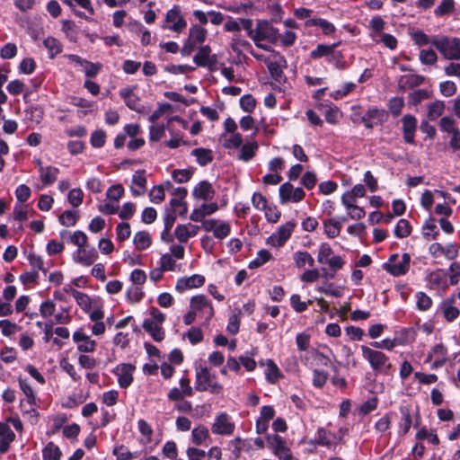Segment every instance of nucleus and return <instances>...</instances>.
Returning <instances> with one entry per match:
<instances>
[{
    "label": "nucleus",
    "instance_id": "f8f14e48",
    "mask_svg": "<svg viewBox=\"0 0 460 460\" xmlns=\"http://www.w3.org/2000/svg\"><path fill=\"white\" fill-rule=\"evenodd\" d=\"M321 264H327L329 269L324 267L318 270V277H323L326 279L334 278L336 271L341 269L344 265V261L339 255H333L332 257L326 258L320 261Z\"/></svg>",
    "mask_w": 460,
    "mask_h": 460
},
{
    "label": "nucleus",
    "instance_id": "4c0bfd02",
    "mask_svg": "<svg viewBox=\"0 0 460 460\" xmlns=\"http://www.w3.org/2000/svg\"><path fill=\"white\" fill-rule=\"evenodd\" d=\"M133 243L137 250H146L152 244L151 235L146 231L137 232L133 237Z\"/></svg>",
    "mask_w": 460,
    "mask_h": 460
},
{
    "label": "nucleus",
    "instance_id": "473e14b6",
    "mask_svg": "<svg viewBox=\"0 0 460 460\" xmlns=\"http://www.w3.org/2000/svg\"><path fill=\"white\" fill-rule=\"evenodd\" d=\"M370 37L376 43H383L390 49H394L397 47V40L391 34L384 33L383 31H372Z\"/></svg>",
    "mask_w": 460,
    "mask_h": 460
},
{
    "label": "nucleus",
    "instance_id": "052dcab7",
    "mask_svg": "<svg viewBox=\"0 0 460 460\" xmlns=\"http://www.w3.org/2000/svg\"><path fill=\"white\" fill-rule=\"evenodd\" d=\"M420 61L423 65H434L437 62L438 57L432 49H421L419 55Z\"/></svg>",
    "mask_w": 460,
    "mask_h": 460
},
{
    "label": "nucleus",
    "instance_id": "72a5a7b5",
    "mask_svg": "<svg viewBox=\"0 0 460 460\" xmlns=\"http://www.w3.org/2000/svg\"><path fill=\"white\" fill-rule=\"evenodd\" d=\"M424 82V77L419 75H405L401 76L398 82L401 90H409L420 85Z\"/></svg>",
    "mask_w": 460,
    "mask_h": 460
},
{
    "label": "nucleus",
    "instance_id": "5701e85b",
    "mask_svg": "<svg viewBox=\"0 0 460 460\" xmlns=\"http://www.w3.org/2000/svg\"><path fill=\"white\" fill-rule=\"evenodd\" d=\"M218 206L216 202L208 204H202L198 208H195L190 216V219L193 222H200L203 224L205 217L210 216L217 211Z\"/></svg>",
    "mask_w": 460,
    "mask_h": 460
},
{
    "label": "nucleus",
    "instance_id": "37998d69",
    "mask_svg": "<svg viewBox=\"0 0 460 460\" xmlns=\"http://www.w3.org/2000/svg\"><path fill=\"white\" fill-rule=\"evenodd\" d=\"M445 110V102L443 101H435L428 106V119L436 120L439 118Z\"/></svg>",
    "mask_w": 460,
    "mask_h": 460
},
{
    "label": "nucleus",
    "instance_id": "0eeeda50",
    "mask_svg": "<svg viewBox=\"0 0 460 460\" xmlns=\"http://www.w3.org/2000/svg\"><path fill=\"white\" fill-rule=\"evenodd\" d=\"M342 437L343 433L341 429H318V446H323L330 450H334Z\"/></svg>",
    "mask_w": 460,
    "mask_h": 460
},
{
    "label": "nucleus",
    "instance_id": "c85d7f7f",
    "mask_svg": "<svg viewBox=\"0 0 460 460\" xmlns=\"http://www.w3.org/2000/svg\"><path fill=\"white\" fill-rule=\"evenodd\" d=\"M447 277L445 270L437 269L428 274L427 280L431 288H446L447 287Z\"/></svg>",
    "mask_w": 460,
    "mask_h": 460
},
{
    "label": "nucleus",
    "instance_id": "680f3d73",
    "mask_svg": "<svg viewBox=\"0 0 460 460\" xmlns=\"http://www.w3.org/2000/svg\"><path fill=\"white\" fill-rule=\"evenodd\" d=\"M454 8V0H442L439 5L435 9L434 13L437 16H442L452 13Z\"/></svg>",
    "mask_w": 460,
    "mask_h": 460
},
{
    "label": "nucleus",
    "instance_id": "09e8293b",
    "mask_svg": "<svg viewBox=\"0 0 460 460\" xmlns=\"http://www.w3.org/2000/svg\"><path fill=\"white\" fill-rule=\"evenodd\" d=\"M42 454L44 460H59L61 456V451L59 447L53 442L48 443V445L44 447Z\"/></svg>",
    "mask_w": 460,
    "mask_h": 460
},
{
    "label": "nucleus",
    "instance_id": "393cba45",
    "mask_svg": "<svg viewBox=\"0 0 460 460\" xmlns=\"http://www.w3.org/2000/svg\"><path fill=\"white\" fill-rule=\"evenodd\" d=\"M404 141L414 144V135L417 128V119L413 115L406 114L402 119Z\"/></svg>",
    "mask_w": 460,
    "mask_h": 460
},
{
    "label": "nucleus",
    "instance_id": "338daca9",
    "mask_svg": "<svg viewBox=\"0 0 460 460\" xmlns=\"http://www.w3.org/2000/svg\"><path fill=\"white\" fill-rule=\"evenodd\" d=\"M77 220L76 213L72 210H65L59 217V222L66 226H73Z\"/></svg>",
    "mask_w": 460,
    "mask_h": 460
},
{
    "label": "nucleus",
    "instance_id": "e433bc0d",
    "mask_svg": "<svg viewBox=\"0 0 460 460\" xmlns=\"http://www.w3.org/2000/svg\"><path fill=\"white\" fill-rule=\"evenodd\" d=\"M59 173V169L53 166H40V179L43 185L49 186L54 183Z\"/></svg>",
    "mask_w": 460,
    "mask_h": 460
},
{
    "label": "nucleus",
    "instance_id": "ddd939ff",
    "mask_svg": "<svg viewBox=\"0 0 460 460\" xmlns=\"http://www.w3.org/2000/svg\"><path fill=\"white\" fill-rule=\"evenodd\" d=\"M136 87H125L120 89L119 96L124 100L128 109L137 113L145 114L146 108L141 105L139 97L134 93Z\"/></svg>",
    "mask_w": 460,
    "mask_h": 460
},
{
    "label": "nucleus",
    "instance_id": "c756f323",
    "mask_svg": "<svg viewBox=\"0 0 460 460\" xmlns=\"http://www.w3.org/2000/svg\"><path fill=\"white\" fill-rule=\"evenodd\" d=\"M191 441L196 446H208L211 442L208 429L204 425H199L191 431Z\"/></svg>",
    "mask_w": 460,
    "mask_h": 460
},
{
    "label": "nucleus",
    "instance_id": "603ef678",
    "mask_svg": "<svg viewBox=\"0 0 460 460\" xmlns=\"http://www.w3.org/2000/svg\"><path fill=\"white\" fill-rule=\"evenodd\" d=\"M210 48L204 46L199 49L194 57V62L199 66H206L209 63Z\"/></svg>",
    "mask_w": 460,
    "mask_h": 460
},
{
    "label": "nucleus",
    "instance_id": "423d86ee",
    "mask_svg": "<svg viewBox=\"0 0 460 460\" xmlns=\"http://www.w3.org/2000/svg\"><path fill=\"white\" fill-rule=\"evenodd\" d=\"M190 308L196 315L204 318L206 322L214 316V308L209 299L204 295L194 296L190 302Z\"/></svg>",
    "mask_w": 460,
    "mask_h": 460
},
{
    "label": "nucleus",
    "instance_id": "a878e982",
    "mask_svg": "<svg viewBox=\"0 0 460 460\" xmlns=\"http://www.w3.org/2000/svg\"><path fill=\"white\" fill-rule=\"evenodd\" d=\"M18 382L20 389L26 396V402L29 405V408L25 411V412H33L35 415H37V412L35 411L36 396L31 385L28 383L26 379H23L22 377H19Z\"/></svg>",
    "mask_w": 460,
    "mask_h": 460
},
{
    "label": "nucleus",
    "instance_id": "69168bd1",
    "mask_svg": "<svg viewBox=\"0 0 460 460\" xmlns=\"http://www.w3.org/2000/svg\"><path fill=\"white\" fill-rule=\"evenodd\" d=\"M149 198L150 201L155 204L164 201L165 198L164 185L155 186L149 192Z\"/></svg>",
    "mask_w": 460,
    "mask_h": 460
},
{
    "label": "nucleus",
    "instance_id": "a19ab883",
    "mask_svg": "<svg viewBox=\"0 0 460 460\" xmlns=\"http://www.w3.org/2000/svg\"><path fill=\"white\" fill-rule=\"evenodd\" d=\"M276 31H248V35L251 39L253 40L257 47L269 50L270 46L262 43L261 41Z\"/></svg>",
    "mask_w": 460,
    "mask_h": 460
},
{
    "label": "nucleus",
    "instance_id": "6e6d98bb",
    "mask_svg": "<svg viewBox=\"0 0 460 460\" xmlns=\"http://www.w3.org/2000/svg\"><path fill=\"white\" fill-rule=\"evenodd\" d=\"M183 198H173L170 200V205L172 207L171 211H175V214H178L181 217H184L187 213V204L183 200Z\"/></svg>",
    "mask_w": 460,
    "mask_h": 460
},
{
    "label": "nucleus",
    "instance_id": "58836bf2",
    "mask_svg": "<svg viewBox=\"0 0 460 460\" xmlns=\"http://www.w3.org/2000/svg\"><path fill=\"white\" fill-rule=\"evenodd\" d=\"M267 67L270 75L276 80L280 82L283 77L282 63H286L282 57H279L278 60H267Z\"/></svg>",
    "mask_w": 460,
    "mask_h": 460
},
{
    "label": "nucleus",
    "instance_id": "7c9ffc66",
    "mask_svg": "<svg viewBox=\"0 0 460 460\" xmlns=\"http://www.w3.org/2000/svg\"><path fill=\"white\" fill-rule=\"evenodd\" d=\"M320 365L324 366L325 368L318 370V386L323 385L326 382L327 377L328 376H330L331 372H333L335 370V367L332 365L330 359L325 356L318 353V366Z\"/></svg>",
    "mask_w": 460,
    "mask_h": 460
},
{
    "label": "nucleus",
    "instance_id": "9d476101",
    "mask_svg": "<svg viewBox=\"0 0 460 460\" xmlns=\"http://www.w3.org/2000/svg\"><path fill=\"white\" fill-rule=\"evenodd\" d=\"M202 227L207 232H212L217 239H225L230 234L231 226L228 222L217 219H208L203 222Z\"/></svg>",
    "mask_w": 460,
    "mask_h": 460
},
{
    "label": "nucleus",
    "instance_id": "f3484780",
    "mask_svg": "<svg viewBox=\"0 0 460 460\" xmlns=\"http://www.w3.org/2000/svg\"><path fill=\"white\" fill-rule=\"evenodd\" d=\"M199 226L191 223L179 224L174 229L173 235L181 243H186L190 238L198 234Z\"/></svg>",
    "mask_w": 460,
    "mask_h": 460
},
{
    "label": "nucleus",
    "instance_id": "a211bd4d",
    "mask_svg": "<svg viewBox=\"0 0 460 460\" xmlns=\"http://www.w3.org/2000/svg\"><path fill=\"white\" fill-rule=\"evenodd\" d=\"M73 341L77 344V350L83 353L93 352L96 341L92 340L82 330H77L73 334Z\"/></svg>",
    "mask_w": 460,
    "mask_h": 460
},
{
    "label": "nucleus",
    "instance_id": "de8ad7c7",
    "mask_svg": "<svg viewBox=\"0 0 460 460\" xmlns=\"http://www.w3.org/2000/svg\"><path fill=\"white\" fill-rule=\"evenodd\" d=\"M294 261L298 268H304L306 265L313 267L314 260L307 252H296L294 254Z\"/></svg>",
    "mask_w": 460,
    "mask_h": 460
},
{
    "label": "nucleus",
    "instance_id": "412c9836",
    "mask_svg": "<svg viewBox=\"0 0 460 460\" xmlns=\"http://www.w3.org/2000/svg\"><path fill=\"white\" fill-rule=\"evenodd\" d=\"M206 31H190L188 40L181 49V53L187 56L190 55L199 44L206 40Z\"/></svg>",
    "mask_w": 460,
    "mask_h": 460
},
{
    "label": "nucleus",
    "instance_id": "1a4fd4ad",
    "mask_svg": "<svg viewBox=\"0 0 460 460\" xmlns=\"http://www.w3.org/2000/svg\"><path fill=\"white\" fill-rule=\"evenodd\" d=\"M267 440L274 455L278 456L279 460H297L293 456L286 441L280 436H269Z\"/></svg>",
    "mask_w": 460,
    "mask_h": 460
},
{
    "label": "nucleus",
    "instance_id": "79ce46f5",
    "mask_svg": "<svg viewBox=\"0 0 460 460\" xmlns=\"http://www.w3.org/2000/svg\"><path fill=\"white\" fill-rule=\"evenodd\" d=\"M266 379L270 384H275L280 377V370L271 359H267L265 369Z\"/></svg>",
    "mask_w": 460,
    "mask_h": 460
},
{
    "label": "nucleus",
    "instance_id": "bf43d9fd",
    "mask_svg": "<svg viewBox=\"0 0 460 460\" xmlns=\"http://www.w3.org/2000/svg\"><path fill=\"white\" fill-rule=\"evenodd\" d=\"M131 234V229L128 223L121 222L116 226L117 240L124 242L128 239Z\"/></svg>",
    "mask_w": 460,
    "mask_h": 460
},
{
    "label": "nucleus",
    "instance_id": "2f4dec72",
    "mask_svg": "<svg viewBox=\"0 0 460 460\" xmlns=\"http://www.w3.org/2000/svg\"><path fill=\"white\" fill-rule=\"evenodd\" d=\"M401 420L398 423L399 427V435L405 436L411 425H412V417L411 414V409L408 406H401L400 407Z\"/></svg>",
    "mask_w": 460,
    "mask_h": 460
},
{
    "label": "nucleus",
    "instance_id": "5fc2aeb1",
    "mask_svg": "<svg viewBox=\"0 0 460 460\" xmlns=\"http://www.w3.org/2000/svg\"><path fill=\"white\" fill-rule=\"evenodd\" d=\"M271 255L269 251L265 249H261L258 252L257 257L250 261L249 268L250 269H255L258 268L264 263H266L268 261H270Z\"/></svg>",
    "mask_w": 460,
    "mask_h": 460
},
{
    "label": "nucleus",
    "instance_id": "20e7f679",
    "mask_svg": "<svg viewBox=\"0 0 460 460\" xmlns=\"http://www.w3.org/2000/svg\"><path fill=\"white\" fill-rule=\"evenodd\" d=\"M432 45L447 59H460V40L457 38L433 37Z\"/></svg>",
    "mask_w": 460,
    "mask_h": 460
},
{
    "label": "nucleus",
    "instance_id": "bb28decb",
    "mask_svg": "<svg viewBox=\"0 0 460 460\" xmlns=\"http://www.w3.org/2000/svg\"><path fill=\"white\" fill-rule=\"evenodd\" d=\"M131 193L135 197L142 196L146 190V178L145 171H137L132 177Z\"/></svg>",
    "mask_w": 460,
    "mask_h": 460
},
{
    "label": "nucleus",
    "instance_id": "b1692460",
    "mask_svg": "<svg viewBox=\"0 0 460 460\" xmlns=\"http://www.w3.org/2000/svg\"><path fill=\"white\" fill-rule=\"evenodd\" d=\"M318 110L322 111L325 120L332 125L337 124L342 117V112L332 103L318 102Z\"/></svg>",
    "mask_w": 460,
    "mask_h": 460
},
{
    "label": "nucleus",
    "instance_id": "cd10ccee",
    "mask_svg": "<svg viewBox=\"0 0 460 460\" xmlns=\"http://www.w3.org/2000/svg\"><path fill=\"white\" fill-rule=\"evenodd\" d=\"M192 195L196 199L209 200L213 199L215 190L208 181H202L194 187Z\"/></svg>",
    "mask_w": 460,
    "mask_h": 460
},
{
    "label": "nucleus",
    "instance_id": "4468645a",
    "mask_svg": "<svg viewBox=\"0 0 460 460\" xmlns=\"http://www.w3.org/2000/svg\"><path fill=\"white\" fill-rule=\"evenodd\" d=\"M295 225L291 222L280 226L276 233H273L267 240V243L274 247L282 246L290 237Z\"/></svg>",
    "mask_w": 460,
    "mask_h": 460
},
{
    "label": "nucleus",
    "instance_id": "0e129e2a",
    "mask_svg": "<svg viewBox=\"0 0 460 460\" xmlns=\"http://www.w3.org/2000/svg\"><path fill=\"white\" fill-rule=\"evenodd\" d=\"M83 198H84V192L79 188L72 189L68 192V196H67L69 203L75 208L79 207L82 204Z\"/></svg>",
    "mask_w": 460,
    "mask_h": 460
},
{
    "label": "nucleus",
    "instance_id": "774afa93",
    "mask_svg": "<svg viewBox=\"0 0 460 460\" xmlns=\"http://www.w3.org/2000/svg\"><path fill=\"white\" fill-rule=\"evenodd\" d=\"M113 455L117 460H131L134 456L124 445L117 446L113 449Z\"/></svg>",
    "mask_w": 460,
    "mask_h": 460
},
{
    "label": "nucleus",
    "instance_id": "49530a36",
    "mask_svg": "<svg viewBox=\"0 0 460 460\" xmlns=\"http://www.w3.org/2000/svg\"><path fill=\"white\" fill-rule=\"evenodd\" d=\"M312 13H313V10L304 8V7L297 8L294 12L295 16L297 19H301V20L307 19L304 23L305 27L316 26V19L310 18Z\"/></svg>",
    "mask_w": 460,
    "mask_h": 460
},
{
    "label": "nucleus",
    "instance_id": "a18cd8bd",
    "mask_svg": "<svg viewBox=\"0 0 460 460\" xmlns=\"http://www.w3.org/2000/svg\"><path fill=\"white\" fill-rule=\"evenodd\" d=\"M341 224L333 218L323 223V231L330 238L338 236L341 233Z\"/></svg>",
    "mask_w": 460,
    "mask_h": 460
},
{
    "label": "nucleus",
    "instance_id": "8fccbe9b",
    "mask_svg": "<svg viewBox=\"0 0 460 460\" xmlns=\"http://www.w3.org/2000/svg\"><path fill=\"white\" fill-rule=\"evenodd\" d=\"M411 227L408 220L400 219L394 228V235L397 238H404L411 234Z\"/></svg>",
    "mask_w": 460,
    "mask_h": 460
},
{
    "label": "nucleus",
    "instance_id": "7ed1b4c3",
    "mask_svg": "<svg viewBox=\"0 0 460 460\" xmlns=\"http://www.w3.org/2000/svg\"><path fill=\"white\" fill-rule=\"evenodd\" d=\"M195 389L199 392L209 391L211 394H219L223 391V386L215 381L213 376L207 367L196 369Z\"/></svg>",
    "mask_w": 460,
    "mask_h": 460
},
{
    "label": "nucleus",
    "instance_id": "c03bdc74",
    "mask_svg": "<svg viewBox=\"0 0 460 460\" xmlns=\"http://www.w3.org/2000/svg\"><path fill=\"white\" fill-rule=\"evenodd\" d=\"M222 137L225 139L223 146L226 149H238L243 144V137L240 133H234L229 137L223 134Z\"/></svg>",
    "mask_w": 460,
    "mask_h": 460
},
{
    "label": "nucleus",
    "instance_id": "aec40b11",
    "mask_svg": "<svg viewBox=\"0 0 460 460\" xmlns=\"http://www.w3.org/2000/svg\"><path fill=\"white\" fill-rule=\"evenodd\" d=\"M166 22L169 24L168 29H185L187 22L181 14V10L179 5H173L170 9L165 17Z\"/></svg>",
    "mask_w": 460,
    "mask_h": 460
},
{
    "label": "nucleus",
    "instance_id": "f704fd0d",
    "mask_svg": "<svg viewBox=\"0 0 460 460\" xmlns=\"http://www.w3.org/2000/svg\"><path fill=\"white\" fill-rule=\"evenodd\" d=\"M456 298H447L441 303V310L445 318L448 322H452L456 319L460 314L457 307L455 306Z\"/></svg>",
    "mask_w": 460,
    "mask_h": 460
},
{
    "label": "nucleus",
    "instance_id": "ea45409f",
    "mask_svg": "<svg viewBox=\"0 0 460 460\" xmlns=\"http://www.w3.org/2000/svg\"><path fill=\"white\" fill-rule=\"evenodd\" d=\"M191 155L196 157L197 163L200 166H205L213 161V152L207 148H196L191 151Z\"/></svg>",
    "mask_w": 460,
    "mask_h": 460
},
{
    "label": "nucleus",
    "instance_id": "6e6552de",
    "mask_svg": "<svg viewBox=\"0 0 460 460\" xmlns=\"http://www.w3.org/2000/svg\"><path fill=\"white\" fill-rule=\"evenodd\" d=\"M235 429V424L226 412H220L215 418L211 430L216 435L230 436Z\"/></svg>",
    "mask_w": 460,
    "mask_h": 460
},
{
    "label": "nucleus",
    "instance_id": "864d4df0",
    "mask_svg": "<svg viewBox=\"0 0 460 460\" xmlns=\"http://www.w3.org/2000/svg\"><path fill=\"white\" fill-rule=\"evenodd\" d=\"M126 296L130 303H138L142 300L144 292L140 286L132 285L128 288Z\"/></svg>",
    "mask_w": 460,
    "mask_h": 460
},
{
    "label": "nucleus",
    "instance_id": "13d9d810",
    "mask_svg": "<svg viewBox=\"0 0 460 460\" xmlns=\"http://www.w3.org/2000/svg\"><path fill=\"white\" fill-rule=\"evenodd\" d=\"M43 44L49 49L50 58H54L62 50V46L55 38H47L44 40Z\"/></svg>",
    "mask_w": 460,
    "mask_h": 460
},
{
    "label": "nucleus",
    "instance_id": "dca6fc26",
    "mask_svg": "<svg viewBox=\"0 0 460 460\" xmlns=\"http://www.w3.org/2000/svg\"><path fill=\"white\" fill-rule=\"evenodd\" d=\"M135 367L132 364H119L114 369L113 373L118 377L119 385L121 388L128 387L133 382V372Z\"/></svg>",
    "mask_w": 460,
    "mask_h": 460
},
{
    "label": "nucleus",
    "instance_id": "4be33fe9",
    "mask_svg": "<svg viewBox=\"0 0 460 460\" xmlns=\"http://www.w3.org/2000/svg\"><path fill=\"white\" fill-rule=\"evenodd\" d=\"M205 278L202 275L194 274L190 277H183L177 280L175 288L179 292H184L187 289L196 288L203 286Z\"/></svg>",
    "mask_w": 460,
    "mask_h": 460
},
{
    "label": "nucleus",
    "instance_id": "4d7b16f0",
    "mask_svg": "<svg viewBox=\"0 0 460 460\" xmlns=\"http://www.w3.org/2000/svg\"><path fill=\"white\" fill-rule=\"evenodd\" d=\"M429 98V93L425 89L416 90L409 94V102L414 106L420 104L423 100Z\"/></svg>",
    "mask_w": 460,
    "mask_h": 460
},
{
    "label": "nucleus",
    "instance_id": "2eb2a0df",
    "mask_svg": "<svg viewBox=\"0 0 460 460\" xmlns=\"http://www.w3.org/2000/svg\"><path fill=\"white\" fill-rule=\"evenodd\" d=\"M180 387H173L168 393V399L172 402H179L184 397L193 395V388L190 386V381L187 377H182L179 381Z\"/></svg>",
    "mask_w": 460,
    "mask_h": 460
},
{
    "label": "nucleus",
    "instance_id": "9b49d317",
    "mask_svg": "<svg viewBox=\"0 0 460 460\" xmlns=\"http://www.w3.org/2000/svg\"><path fill=\"white\" fill-rule=\"evenodd\" d=\"M67 59L70 63L74 64L77 67H81L87 77H94L102 69V65L101 63H93L77 55H67Z\"/></svg>",
    "mask_w": 460,
    "mask_h": 460
},
{
    "label": "nucleus",
    "instance_id": "c9c22d12",
    "mask_svg": "<svg viewBox=\"0 0 460 460\" xmlns=\"http://www.w3.org/2000/svg\"><path fill=\"white\" fill-rule=\"evenodd\" d=\"M259 146L257 142H248L242 145L239 148L237 158L243 162H249L255 155Z\"/></svg>",
    "mask_w": 460,
    "mask_h": 460
},
{
    "label": "nucleus",
    "instance_id": "3c124183",
    "mask_svg": "<svg viewBox=\"0 0 460 460\" xmlns=\"http://www.w3.org/2000/svg\"><path fill=\"white\" fill-rule=\"evenodd\" d=\"M159 267L164 271H176L177 264L175 259L172 257L169 253H164L161 256L159 260Z\"/></svg>",
    "mask_w": 460,
    "mask_h": 460
},
{
    "label": "nucleus",
    "instance_id": "e2e57ef3",
    "mask_svg": "<svg viewBox=\"0 0 460 460\" xmlns=\"http://www.w3.org/2000/svg\"><path fill=\"white\" fill-rule=\"evenodd\" d=\"M191 175L192 171L189 169H176L172 172V179L179 183L189 181L191 178Z\"/></svg>",
    "mask_w": 460,
    "mask_h": 460
},
{
    "label": "nucleus",
    "instance_id": "f257e3e1",
    "mask_svg": "<svg viewBox=\"0 0 460 460\" xmlns=\"http://www.w3.org/2000/svg\"><path fill=\"white\" fill-rule=\"evenodd\" d=\"M360 349L363 358L369 363L375 372L380 374L389 373L392 363L388 356L380 350L374 349L366 345H361Z\"/></svg>",
    "mask_w": 460,
    "mask_h": 460
},
{
    "label": "nucleus",
    "instance_id": "39448f33",
    "mask_svg": "<svg viewBox=\"0 0 460 460\" xmlns=\"http://www.w3.org/2000/svg\"><path fill=\"white\" fill-rule=\"evenodd\" d=\"M398 254H392L388 262L384 263L383 268L393 276H401L407 273L410 268L411 256L409 253H403L399 261Z\"/></svg>",
    "mask_w": 460,
    "mask_h": 460
},
{
    "label": "nucleus",
    "instance_id": "6ab92c4d",
    "mask_svg": "<svg viewBox=\"0 0 460 460\" xmlns=\"http://www.w3.org/2000/svg\"><path fill=\"white\" fill-rule=\"evenodd\" d=\"M97 258L98 254L94 248L87 249L86 246H83L73 252V260L84 266L92 265Z\"/></svg>",
    "mask_w": 460,
    "mask_h": 460
},
{
    "label": "nucleus",
    "instance_id": "f03ea898",
    "mask_svg": "<svg viewBox=\"0 0 460 460\" xmlns=\"http://www.w3.org/2000/svg\"><path fill=\"white\" fill-rule=\"evenodd\" d=\"M149 315L148 318L145 319L142 326L154 341H161L164 339V331L162 324L165 320V315L156 307L150 309Z\"/></svg>",
    "mask_w": 460,
    "mask_h": 460
}]
</instances>
